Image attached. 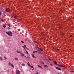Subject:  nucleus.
Wrapping results in <instances>:
<instances>
[{
  "label": "nucleus",
  "mask_w": 74,
  "mask_h": 74,
  "mask_svg": "<svg viewBox=\"0 0 74 74\" xmlns=\"http://www.w3.org/2000/svg\"><path fill=\"white\" fill-rule=\"evenodd\" d=\"M1 12H0V15H1Z\"/></svg>",
  "instance_id": "35"
},
{
  "label": "nucleus",
  "mask_w": 74,
  "mask_h": 74,
  "mask_svg": "<svg viewBox=\"0 0 74 74\" xmlns=\"http://www.w3.org/2000/svg\"><path fill=\"white\" fill-rule=\"evenodd\" d=\"M14 18H15V19H17V18L15 16H14Z\"/></svg>",
  "instance_id": "22"
},
{
  "label": "nucleus",
  "mask_w": 74,
  "mask_h": 74,
  "mask_svg": "<svg viewBox=\"0 0 74 74\" xmlns=\"http://www.w3.org/2000/svg\"><path fill=\"white\" fill-rule=\"evenodd\" d=\"M34 70V68H33V69H32V70Z\"/></svg>",
  "instance_id": "36"
},
{
  "label": "nucleus",
  "mask_w": 74,
  "mask_h": 74,
  "mask_svg": "<svg viewBox=\"0 0 74 74\" xmlns=\"http://www.w3.org/2000/svg\"><path fill=\"white\" fill-rule=\"evenodd\" d=\"M22 66H25V64L23 63L22 64Z\"/></svg>",
  "instance_id": "13"
},
{
  "label": "nucleus",
  "mask_w": 74,
  "mask_h": 74,
  "mask_svg": "<svg viewBox=\"0 0 74 74\" xmlns=\"http://www.w3.org/2000/svg\"><path fill=\"white\" fill-rule=\"evenodd\" d=\"M25 58H27V57H26V56H25Z\"/></svg>",
  "instance_id": "39"
},
{
  "label": "nucleus",
  "mask_w": 74,
  "mask_h": 74,
  "mask_svg": "<svg viewBox=\"0 0 74 74\" xmlns=\"http://www.w3.org/2000/svg\"><path fill=\"white\" fill-rule=\"evenodd\" d=\"M58 66H59L60 67H63V66L62 65H60V64H58Z\"/></svg>",
  "instance_id": "11"
},
{
  "label": "nucleus",
  "mask_w": 74,
  "mask_h": 74,
  "mask_svg": "<svg viewBox=\"0 0 74 74\" xmlns=\"http://www.w3.org/2000/svg\"><path fill=\"white\" fill-rule=\"evenodd\" d=\"M63 67H65V66L64 65V66H63Z\"/></svg>",
  "instance_id": "40"
},
{
  "label": "nucleus",
  "mask_w": 74,
  "mask_h": 74,
  "mask_svg": "<svg viewBox=\"0 0 74 74\" xmlns=\"http://www.w3.org/2000/svg\"><path fill=\"white\" fill-rule=\"evenodd\" d=\"M39 50L40 51H41V52H42L43 50H42V49H41V48H39Z\"/></svg>",
  "instance_id": "20"
},
{
  "label": "nucleus",
  "mask_w": 74,
  "mask_h": 74,
  "mask_svg": "<svg viewBox=\"0 0 74 74\" xmlns=\"http://www.w3.org/2000/svg\"><path fill=\"white\" fill-rule=\"evenodd\" d=\"M49 60H51V59L50 58H49Z\"/></svg>",
  "instance_id": "31"
},
{
  "label": "nucleus",
  "mask_w": 74,
  "mask_h": 74,
  "mask_svg": "<svg viewBox=\"0 0 74 74\" xmlns=\"http://www.w3.org/2000/svg\"><path fill=\"white\" fill-rule=\"evenodd\" d=\"M40 63H41V64H44V62L42 61H41L40 62Z\"/></svg>",
  "instance_id": "16"
},
{
  "label": "nucleus",
  "mask_w": 74,
  "mask_h": 74,
  "mask_svg": "<svg viewBox=\"0 0 74 74\" xmlns=\"http://www.w3.org/2000/svg\"><path fill=\"white\" fill-rule=\"evenodd\" d=\"M4 58H5V59H7V58H6V57H4Z\"/></svg>",
  "instance_id": "29"
},
{
  "label": "nucleus",
  "mask_w": 74,
  "mask_h": 74,
  "mask_svg": "<svg viewBox=\"0 0 74 74\" xmlns=\"http://www.w3.org/2000/svg\"><path fill=\"white\" fill-rule=\"evenodd\" d=\"M71 72H72V73H73L74 72V71H70Z\"/></svg>",
  "instance_id": "27"
},
{
  "label": "nucleus",
  "mask_w": 74,
  "mask_h": 74,
  "mask_svg": "<svg viewBox=\"0 0 74 74\" xmlns=\"http://www.w3.org/2000/svg\"><path fill=\"white\" fill-rule=\"evenodd\" d=\"M35 52L37 53V51H35L33 52V53H35Z\"/></svg>",
  "instance_id": "23"
},
{
  "label": "nucleus",
  "mask_w": 74,
  "mask_h": 74,
  "mask_svg": "<svg viewBox=\"0 0 74 74\" xmlns=\"http://www.w3.org/2000/svg\"><path fill=\"white\" fill-rule=\"evenodd\" d=\"M21 55H20V56H21V57H23V56H25V55L22 53H21Z\"/></svg>",
  "instance_id": "5"
},
{
  "label": "nucleus",
  "mask_w": 74,
  "mask_h": 74,
  "mask_svg": "<svg viewBox=\"0 0 74 74\" xmlns=\"http://www.w3.org/2000/svg\"><path fill=\"white\" fill-rule=\"evenodd\" d=\"M17 53H21V54L22 53L21 52V51H17Z\"/></svg>",
  "instance_id": "15"
},
{
  "label": "nucleus",
  "mask_w": 74,
  "mask_h": 74,
  "mask_svg": "<svg viewBox=\"0 0 74 74\" xmlns=\"http://www.w3.org/2000/svg\"><path fill=\"white\" fill-rule=\"evenodd\" d=\"M8 26H9V27H11V25L10 24H8Z\"/></svg>",
  "instance_id": "24"
},
{
  "label": "nucleus",
  "mask_w": 74,
  "mask_h": 74,
  "mask_svg": "<svg viewBox=\"0 0 74 74\" xmlns=\"http://www.w3.org/2000/svg\"><path fill=\"white\" fill-rule=\"evenodd\" d=\"M53 63L55 64H56V65H57L58 64V63H57V62H56V61H54Z\"/></svg>",
  "instance_id": "10"
},
{
  "label": "nucleus",
  "mask_w": 74,
  "mask_h": 74,
  "mask_svg": "<svg viewBox=\"0 0 74 74\" xmlns=\"http://www.w3.org/2000/svg\"><path fill=\"white\" fill-rule=\"evenodd\" d=\"M32 57H33V58H35V56H34V54H32Z\"/></svg>",
  "instance_id": "14"
},
{
  "label": "nucleus",
  "mask_w": 74,
  "mask_h": 74,
  "mask_svg": "<svg viewBox=\"0 0 74 74\" xmlns=\"http://www.w3.org/2000/svg\"><path fill=\"white\" fill-rule=\"evenodd\" d=\"M15 60H18V58H15Z\"/></svg>",
  "instance_id": "18"
},
{
  "label": "nucleus",
  "mask_w": 74,
  "mask_h": 74,
  "mask_svg": "<svg viewBox=\"0 0 74 74\" xmlns=\"http://www.w3.org/2000/svg\"><path fill=\"white\" fill-rule=\"evenodd\" d=\"M0 59L1 60H3V59L2 58H1V57H0Z\"/></svg>",
  "instance_id": "21"
},
{
  "label": "nucleus",
  "mask_w": 74,
  "mask_h": 74,
  "mask_svg": "<svg viewBox=\"0 0 74 74\" xmlns=\"http://www.w3.org/2000/svg\"><path fill=\"white\" fill-rule=\"evenodd\" d=\"M38 67H40L41 69H43V68H42V66H41L40 65H38Z\"/></svg>",
  "instance_id": "6"
},
{
  "label": "nucleus",
  "mask_w": 74,
  "mask_h": 74,
  "mask_svg": "<svg viewBox=\"0 0 74 74\" xmlns=\"http://www.w3.org/2000/svg\"><path fill=\"white\" fill-rule=\"evenodd\" d=\"M24 47H26V45H24Z\"/></svg>",
  "instance_id": "37"
},
{
  "label": "nucleus",
  "mask_w": 74,
  "mask_h": 74,
  "mask_svg": "<svg viewBox=\"0 0 74 74\" xmlns=\"http://www.w3.org/2000/svg\"><path fill=\"white\" fill-rule=\"evenodd\" d=\"M23 48H24V49L26 51V53H27V54H28V52L26 50V49H28L26 47H23Z\"/></svg>",
  "instance_id": "3"
},
{
  "label": "nucleus",
  "mask_w": 74,
  "mask_h": 74,
  "mask_svg": "<svg viewBox=\"0 0 74 74\" xmlns=\"http://www.w3.org/2000/svg\"><path fill=\"white\" fill-rule=\"evenodd\" d=\"M3 27L4 28H5L6 27V26H5V25H3Z\"/></svg>",
  "instance_id": "12"
},
{
  "label": "nucleus",
  "mask_w": 74,
  "mask_h": 74,
  "mask_svg": "<svg viewBox=\"0 0 74 74\" xmlns=\"http://www.w3.org/2000/svg\"><path fill=\"white\" fill-rule=\"evenodd\" d=\"M6 11L7 12H10V9H6Z\"/></svg>",
  "instance_id": "7"
},
{
  "label": "nucleus",
  "mask_w": 74,
  "mask_h": 74,
  "mask_svg": "<svg viewBox=\"0 0 74 74\" xmlns=\"http://www.w3.org/2000/svg\"><path fill=\"white\" fill-rule=\"evenodd\" d=\"M50 65H51V66H53V65L52 64H50Z\"/></svg>",
  "instance_id": "32"
},
{
  "label": "nucleus",
  "mask_w": 74,
  "mask_h": 74,
  "mask_svg": "<svg viewBox=\"0 0 74 74\" xmlns=\"http://www.w3.org/2000/svg\"><path fill=\"white\" fill-rule=\"evenodd\" d=\"M6 34H8L9 36H12V32L10 31H9L8 32H6Z\"/></svg>",
  "instance_id": "1"
},
{
  "label": "nucleus",
  "mask_w": 74,
  "mask_h": 74,
  "mask_svg": "<svg viewBox=\"0 0 74 74\" xmlns=\"http://www.w3.org/2000/svg\"><path fill=\"white\" fill-rule=\"evenodd\" d=\"M36 74H38V73L37 72V73H36Z\"/></svg>",
  "instance_id": "34"
},
{
  "label": "nucleus",
  "mask_w": 74,
  "mask_h": 74,
  "mask_svg": "<svg viewBox=\"0 0 74 74\" xmlns=\"http://www.w3.org/2000/svg\"><path fill=\"white\" fill-rule=\"evenodd\" d=\"M8 29H10V28H9V27H8Z\"/></svg>",
  "instance_id": "33"
},
{
  "label": "nucleus",
  "mask_w": 74,
  "mask_h": 74,
  "mask_svg": "<svg viewBox=\"0 0 74 74\" xmlns=\"http://www.w3.org/2000/svg\"><path fill=\"white\" fill-rule=\"evenodd\" d=\"M16 74H21V72L18 70L17 69L16 71Z\"/></svg>",
  "instance_id": "2"
},
{
  "label": "nucleus",
  "mask_w": 74,
  "mask_h": 74,
  "mask_svg": "<svg viewBox=\"0 0 74 74\" xmlns=\"http://www.w3.org/2000/svg\"><path fill=\"white\" fill-rule=\"evenodd\" d=\"M35 48H36V49H39V48H38V47H35Z\"/></svg>",
  "instance_id": "17"
},
{
  "label": "nucleus",
  "mask_w": 74,
  "mask_h": 74,
  "mask_svg": "<svg viewBox=\"0 0 74 74\" xmlns=\"http://www.w3.org/2000/svg\"><path fill=\"white\" fill-rule=\"evenodd\" d=\"M57 50H58V51H59V49H57Z\"/></svg>",
  "instance_id": "38"
},
{
  "label": "nucleus",
  "mask_w": 74,
  "mask_h": 74,
  "mask_svg": "<svg viewBox=\"0 0 74 74\" xmlns=\"http://www.w3.org/2000/svg\"><path fill=\"white\" fill-rule=\"evenodd\" d=\"M55 68H56V70H60V71H61L62 70V69H60L59 67H56Z\"/></svg>",
  "instance_id": "4"
},
{
  "label": "nucleus",
  "mask_w": 74,
  "mask_h": 74,
  "mask_svg": "<svg viewBox=\"0 0 74 74\" xmlns=\"http://www.w3.org/2000/svg\"><path fill=\"white\" fill-rule=\"evenodd\" d=\"M71 37H72V35H71Z\"/></svg>",
  "instance_id": "41"
},
{
  "label": "nucleus",
  "mask_w": 74,
  "mask_h": 74,
  "mask_svg": "<svg viewBox=\"0 0 74 74\" xmlns=\"http://www.w3.org/2000/svg\"><path fill=\"white\" fill-rule=\"evenodd\" d=\"M31 68L32 69L33 68V66H31Z\"/></svg>",
  "instance_id": "28"
},
{
  "label": "nucleus",
  "mask_w": 74,
  "mask_h": 74,
  "mask_svg": "<svg viewBox=\"0 0 74 74\" xmlns=\"http://www.w3.org/2000/svg\"><path fill=\"white\" fill-rule=\"evenodd\" d=\"M44 67H48V66L46 65H44Z\"/></svg>",
  "instance_id": "19"
},
{
  "label": "nucleus",
  "mask_w": 74,
  "mask_h": 74,
  "mask_svg": "<svg viewBox=\"0 0 74 74\" xmlns=\"http://www.w3.org/2000/svg\"><path fill=\"white\" fill-rule=\"evenodd\" d=\"M21 42L22 43H23V41H21Z\"/></svg>",
  "instance_id": "30"
},
{
  "label": "nucleus",
  "mask_w": 74,
  "mask_h": 74,
  "mask_svg": "<svg viewBox=\"0 0 74 74\" xmlns=\"http://www.w3.org/2000/svg\"><path fill=\"white\" fill-rule=\"evenodd\" d=\"M1 21H2V22H4V20H3V19H1Z\"/></svg>",
  "instance_id": "25"
},
{
  "label": "nucleus",
  "mask_w": 74,
  "mask_h": 74,
  "mask_svg": "<svg viewBox=\"0 0 74 74\" xmlns=\"http://www.w3.org/2000/svg\"><path fill=\"white\" fill-rule=\"evenodd\" d=\"M60 73H58V74H60Z\"/></svg>",
  "instance_id": "43"
},
{
  "label": "nucleus",
  "mask_w": 74,
  "mask_h": 74,
  "mask_svg": "<svg viewBox=\"0 0 74 74\" xmlns=\"http://www.w3.org/2000/svg\"><path fill=\"white\" fill-rule=\"evenodd\" d=\"M27 64L28 65V66H29V67H30L31 66V65H30V64L29 62L27 63Z\"/></svg>",
  "instance_id": "8"
},
{
  "label": "nucleus",
  "mask_w": 74,
  "mask_h": 74,
  "mask_svg": "<svg viewBox=\"0 0 74 74\" xmlns=\"http://www.w3.org/2000/svg\"><path fill=\"white\" fill-rule=\"evenodd\" d=\"M11 67L13 68H14V64H11Z\"/></svg>",
  "instance_id": "9"
},
{
  "label": "nucleus",
  "mask_w": 74,
  "mask_h": 74,
  "mask_svg": "<svg viewBox=\"0 0 74 74\" xmlns=\"http://www.w3.org/2000/svg\"><path fill=\"white\" fill-rule=\"evenodd\" d=\"M9 66H11V63L10 62H9Z\"/></svg>",
  "instance_id": "26"
},
{
  "label": "nucleus",
  "mask_w": 74,
  "mask_h": 74,
  "mask_svg": "<svg viewBox=\"0 0 74 74\" xmlns=\"http://www.w3.org/2000/svg\"><path fill=\"white\" fill-rule=\"evenodd\" d=\"M43 60H44V59H43Z\"/></svg>",
  "instance_id": "42"
}]
</instances>
